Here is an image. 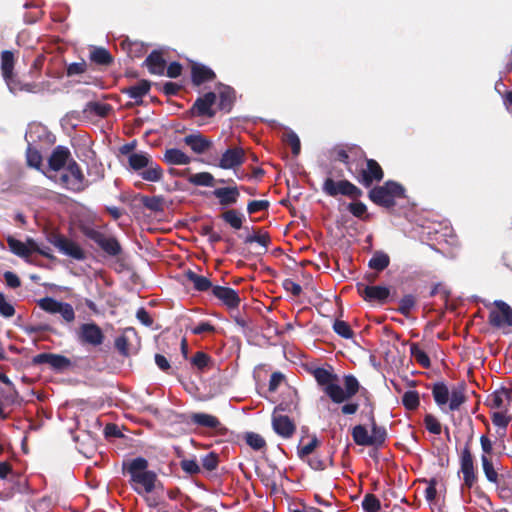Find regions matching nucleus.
<instances>
[{"instance_id": "nucleus-1", "label": "nucleus", "mask_w": 512, "mask_h": 512, "mask_svg": "<svg viewBox=\"0 0 512 512\" xmlns=\"http://www.w3.org/2000/svg\"><path fill=\"white\" fill-rule=\"evenodd\" d=\"M314 377L317 383L322 387L323 392L336 404L347 402L357 394L360 388L359 381L350 374L344 376L343 388L340 385L338 376L325 368H317L314 371Z\"/></svg>"}, {"instance_id": "nucleus-2", "label": "nucleus", "mask_w": 512, "mask_h": 512, "mask_svg": "<svg viewBox=\"0 0 512 512\" xmlns=\"http://www.w3.org/2000/svg\"><path fill=\"white\" fill-rule=\"evenodd\" d=\"M132 488L140 495L152 493L160 486L155 472L148 470V461L145 458L133 459L127 468Z\"/></svg>"}, {"instance_id": "nucleus-3", "label": "nucleus", "mask_w": 512, "mask_h": 512, "mask_svg": "<svg viewBox=\"0 0 512 512\" xmlns=\"http://www.w3.org/2000/svg\"><path fill=\"white\" fill-rule=\"evenodd\" d=\"M49 178L72 191H80L84 188V175L76 162H70L61 172L49 174Z\"/></svg>"}, {"instance_id": "nucleus-4", "label": "nucleus", "mask_w": 512, "mask_h": 512, "mask_svg": "<svg viewBox=\"0 0 512 512\" xmlns=\"http://www.w3.org/2000/svg\"><path fill=\"white\" fill-rule=\"evenodd\" d=\"M403 194L404 188L400 184L389 181L383 186L373 188L369 197L374 203L389 208L395 204V198L402 197Z\"/></svg>"}, {"instance_id": "nucleus-5", "label": "nucleus", "mask_w": 512, "mask_h": 512, "mask_svg": "<svg viewBox=\"0 0 512 512\" xmlns=\"http://www.w3.org/2000/svg\"><path fill=\"white\" fill-rule=\"evenodd\" d=\"M14 69V55L11 51L5 50L1 54V71L3 78L12 93H16L20 90H25L28 92H34L35 85L32 84H24L19 85L16 79L13 76Z\"/></svg>"}, {"instance_id": "nucleus-6", "label": "nucleus", "mask_w": 512, "mask_h": 512, "mask_svg": "<svg viewBox=\"0 0 512 512\" xmlns=\"http://www.w3.org/2000/svg\"><path fill=\"white\" fill-rule=\"evenodd\" d=\"M37 305L49 314H60L66 323H72L75 320V312L71 304L58 301L52 297L41 298Z\"/></svg>"}, {"instance_id": "nucleus-7", "label": "nucleus", "mask_w": 512, "mask_h": 512, "mask_svg": "<svg viewBox=\"0 0 512 512\" xmlns=\"http://www.w3.org/2000/svg\"><path fill=\"white\" fill-rule=\"evenodd\" d=\"M83 233L110 256H118L122 251L121 246L115 237L108 236L101 231L90 227L84 228Z\"/></svg>"}, {"instance_id": "nucleus-8", "label": "nucleus", "mask_w": 512, "mask_h": 512, "mask_svg": "<svg viewBox=\"0 0 512 512\" xmlns=\"http://www.w3.org/2000/svg\"><path fill=\"white\" fill-rule=\"evenodd\" d=\"M322 189L324 193L332 197L341 194L356 199L362 195V191L348 180L334 181L331 178H327Z\"/></svg>"}, {"instance_id": "nucleus-9", "label": "nucleus", "mask_w": 512, "mask_h": 512, "mask_svg": "<svg viewBox=\"0 0 512 512\" xmlns=\"http://www.w3.org/2000/svg\"><path fill=\"white\" fill-rule=\"evenodd\" d=\"M495 309L489 312V323L497 328L512 327V308L502 300L494 302Z\"/></svg>"}, {"instance_id": "nucleus-10", "label": "nucleus", "mask_w": 512, "mask_h": 512, "mask_svg": "<svg viewBox=\"0 0 512 512\" xmlns=\"http://www.w3.org/2000/svg\"><path fill=\"white\" fill-rule=\"evenodd\" d=\"M70 162L75 161L71 159L69 149L63 146H57L49 157V167L45 174L49 178V174L61 172Z\"/></svg>"}, {"instance_id": "nucleus-11", "label": "nucleus", "mask_w": 512, "mask_h": 512, "mask_svg": "<svg viewBox=\"0 0 512 512\" xmlns=\"http://www.w3.org/2000/svg\"><path fill=\"white\" fill-rule=\"evenodd\" d=\"M78 340L83 344L99 346L104 342L102 329L95 323H84L79 327Z\"/></svg>"}, {"instance_id": "nucleus-12", "label": "nucleus", "mask_w": 512, "mask_h": 512, "mask_svg": "<svg viewBox=\"0 0 512 512\" xmlns=\"http://www.w3.org/2000/svg\"><path fill=\"white\" fill-rule=\"evenodd\" d=\"M52 243L62 254L75 260H84L86 257L85 251L81 246L66 237L57 236Z\"/></svg>"}, {"instance_id": "nucleus-13", "label": "nucleus", "mask_w": 512, "mask_h": 512, "mask_svg": "<svg viewBox=\"0 0 512 512\" xmlns=\"http://www.w3.org/2000/svg\"><path fill=\"white\" fill-rule=\"evenodd\" d=\"M245 152L239 147L228 148L221 156L218 166L222 169H234L244 163Z\"/></svg>"}, {"instance_id": "nucleus-14", "label": "nucleus", "mask_w": 512, "mask_h": 512, "mask_svg": "<svg viewBox=\"0 0 512 512\" xmlns=\"http://www.w3.org/2000/svg\"><path fill=\"white\" fill-rule=\"evenodd\" d=\"M278 410L276 408L272 415L273 429L283 438H290L295 432V425L288 416L280 414Z\"/></svg>"}, {"instance_id": "nucleus-15", "label": "nucleus", "mask_w": 512, "mask_h": 512, "mask_svg": "<svg viewBox=\"0 0 512 512\" xmlns=\"http://www.w3.org/2000/svg\"><path fill=\"white\" fill-rule=\"evenodd\" d=\"M34 364H48L56 370H65L71 367L70 359L65 356L53 353H40L33 358Z\"/></svg>"}, {"instance_id": "nucleus-16", "label": "nucleus", "mask_w": 512, "mask_h": 512, "mask_svg": "<svg viewBox=\"0 0 512 512\" xmlns=\"http://www.w3.org/2000/svg\"><path fill=\"white\" fill-rule=\"evenodd\" d=\"M460 465L461 472L463 473L464 484L470 488L474 484L476 477L473 457L468 447H465L461 452Z\"/></svg>"}, {"instance_id": "nucleus-17", "label": "nucleus", "mask_w": 512, "mask_h": 512, "mask_svg": "<svg viewBox=\"0 0 512 512\" xmlns=\"http://www.w3.org/2000/svg\"><path fill=\"white\" fill-rule=\"evenodd\" d=\"M383 178V171L380 165L373 159L367 160L366 169L361 171L358 181L365 187H369L374 181H380Z\"/></svg>"}, {"instance_id": "nucleus-18", "label": "nucleus", "mask_w": 512, "mask_h": 512, "mask_svg": "<svg viewBox=\"0 0 512 512\" xmlns=\"http://www.w3.org/2000/svg\"><path fill=\"white\" fill-rule=\"evenodd\" d=\"M183 142L196 154H204L212 147V141L200 132L186 135Z\"/></svg>"}, {"instance_id": "nucleus-19", "label": "nucleus", "mask_w": 512, "mask_h": 512, "mask_svg": "<svg viewBox=\"0 0 512 512\" xmlns=\"http://www.w3.org/2000/svg\"><path fill=\"white\" fill-rule=\"evenodd\" d=\"M216 101V94L214 92H208L203 97L196 100L192 107V111L198 116L213 117L215 111L212 109Z\"/></svg>"}, {"instance_id": "nucleus-20", "label": "nucleus", "mask_w": 512, "mask_h": 512, "mask_svg": "<svg viewBox=\"0 0 512 512\" xmlns=\"http://www.w3.org/2000/svg\"><path fill=\"white\" fill-rule=\"evenodd\" d=\"M487 401L492 409L507 411L511 405V392L506 388H501L493 392Z\"/></svg>"}, {"instance_id": "nucleus-21", "label": "nucleus", "mask_w": 512, "mask_h": 512, "mask_svg": "<svg viewBox=\"0 0 512 512\" xmlns=\"http://www.w3.org/2000/svg\"><path fill=\"white\" fill-rule=\"evenodd\" d=\"M212 294L229 308H236L240 303L237 292L229 287L214 286L212 288Z\"/></svg>"}, {"instance_id": "nucleus-22", "label": "nucleus", "mask_w": 512, "mask_h": 512, "mask_svg": "<svg viewBox=\"0 0 512 512\" xmlns=\"http://www.w3.org/2000/svg\"><path fill=\"white\" fill-rule=\"evenodd\" d=\"M213 195L219 200L221 205L229 206L237 202L239 190L237 187L217 188L213 191Z\"/></svg>"}, {"instance_id": "nucleus-23", "label": "nucleus", "mask_w": 512, "mask_h": 512, "mask_svg": "<svg viewBox=\"0 0 512 512\" xmlns=\"http://www.w3.org/2000/svg\"><path fill=\"white\" fill-rule=\"evenodd\" d=\"M31 238L27 239L26 242L15 239L12 236L7 237V243L10 251L24 259H27L32 254V248L30 247Z\"/></svg>"}, {"instance_id": "nucleus-24", "label": "nucleus", "mask_w": 512, "mask_h": 512, "mask_svg": "<svg viewBox=\"0 0 512 512\" xmlns=\"http://www.w3.org/2000/svg\"><path fill=\"white\" fill-rule=\"evenodd\" d=\"M361 294L367 301L383 302L389 296V289L384 286H366Z\"/></svg>"}, {"instance_id": "nucleus-25", "label": "nucleus", "mask_w": 512, "mask_h": 512, "mask_svg": "<svg viewBox=\"0 0 512 512\" xmlns=\"http://www.w3.org/2000/svg\"><path fill=\"white\" fill-rule=\"evenodd\" d=\"M164 160L171 165H188L192 158L180 149L171 148L166 150Z\"/></svg>"}, {"instance_id": "nucleus-26", "label": "nucleus", "mask_w": 512, "mask_h": 512, "mask_svg": "<svg viewBox=\"0 0 512 512\" xmlns=\"http://www.w3.org/2000/svg\"><path fill=\"white\" fill-rule=\"evenodd\" d=\"M139 176L145 181L158 182L163 177V170L151 159L149 164L139 173Z\"/></svg>"}, {"instance_id": "nucleus-27", "label": "nucleus", "mask_w": 512, "mask_h": 512, "mask_svg": "<svg viewBox=\"0 0 512 512\" xmlns=\"http://www.w3.org/2000/svg\"><path fill=\"white\" fill-rule=\"evenodd\" d=\"M145 63L147 65L150 73L155 74V75H163L164 74L165 69H166V63L160 53H158L156 51L152 52L145 60Z\"/></svg>"}, {"instance_id": "nucleus-28", "label": "nucleus", "mask_w": 512, "mask_h": 512, "mask_svg": "<svg viewBox=\"0 0 512 512\" xmlns=\"http://www.w3.org/2000/svg\"><path fill=\"white\" fill-rule=\"evenodd\" d=\"M150 90V83L148 81L142 80L138 83H136L133 86L128 87L125 90V93L132 99L135 100V102H140L142 98L149 92Z\"/></svg>"}, {"instance_id": "nucleus-29", "label": "nucleus", "mask_w": 512, "mask_h": 512, "mask_svg": "<svg viewBox=\"0 0 512 512\" xmlns=\"http://www.w3.org/2000/svg\"><path fill=\"white\" fill-rule=\"evenodd\" d=\"M151 159V156L147 153L136 152L129 155L128 162L131 169L139 174Z\"/></svg>"}, {"instance_id": "nucleus-30", "label": "nucleus", "mask_w": 512, "mask_h": 512, "mask_svg": "<svg viewBox=\"0 0 512 512\" xmlns=\"http://www.w3.org/2000/svg\"><path fill=\"white\" fill-rule=\"evenodd\" d=\"M432 394L438 406L443 407L448 404L450 389L445 383H435L432 388Z\"/></svg>"}, {"instance_id": "nucleus-31", "label": "nucleus", "mask_w": 512, "mask_h": 512, "mask_svg": "<svg viewBox=\"0 0 512 512\" xmlns=\"http://www.w3.org/2000/svg\"><path fill=\"white\" fill-rule=\"evenodd\" d=\"M214 72L204 65L195 64L192 67V79L197 85L213 79Z\"/></svg>"}, {"instance_id": "nucleus-32", "label": "nucleus", "mask_w": 512, "mask_h": 512, "mask_svg": "<svg viewBox=\"0 0 512 512\" xmlns=\"http://www.w3.org/2000/svg\"><path fill=\"white\" fill-rule=\"evenodd\" d=\"M465 402L464 387L462 385L454 386L450 389L448 406L451 411L458 410Z\"/></svg>"}, {"instance_id": "nucleus-33", "label": "nucleus", "mask_w": 512, "mask_h": 512, "mask_svg": "<svg viewBox=\"0 0 512 512\" xmlns=\"http://www.w3.org/2000/svg\"><path fill=\"white\" fill-rule=\"evenodd\" d=\"M352 438L357 445L372 446L370 433L363 425H356L352 429Z\"/></svg>"}, {"instance_id": "nucleus-34", "label": "nucleus", "mask_w": 512, "mask_h": 512, "mask_svg": "<svg viewBox=\"0 0 512 512\" xmlns=\"http://www.w3.org/2000/svg\"><path fill=\"white\" fill-rule=\"evenodd\" d=\"M390 264V258L388 254L383 251H376L371 259L369 260V267L376 271H382L387 268Z\"/></svg>"}, {"instance_id": "nucleus-35", "label": "nucleus", "mask_w": 512, "mask_h": 512, "mask_svg": "<svg viewBox=\"0 0 512 512\" xmlns=\"http://www.w3.org/2000/svg\"><path fill=\"white\" fill-rule=\"evenodd\" d=\"M191 419L195 424L208 428H217L220 425L215 416L206 413H195Z\"/></svg>"}, {"instance_id": "nucleus-36", "label": "nucleus", "mask_w": 512, "mask_h": 512, "mask_svg": "<svg viewBox=\"0 0 512 512\" xmlns=\"http://www.w3.org/2000/svg\"><path fill=\"white\" fill-rule=\"evenodd\" d=\"M234 91L228 86H221L219 89V108L229 111L234 101Z\"/></svg>"}, {"instance_id": "nucleus-37", "label": "nucleus", "mask_w": 512, "mask_h": 512, "mask_svg": "<svg viewBox=\"0 0 512 512\" xmlns=\"http://www.w3.org/2000/svg\"><path fill=\"white\" fill-rule=\"evenodd\" d=\"M188 181L196 186L212 187L214 185V177L209 172L192 174L189 176Z\"/></svg>"}, {"instance_id": "nucleus-38", "label": "nucleus", "mask_w": 512, "mask_h": 512, "mask_svg": "<svg viewBox=\"0 0 512 512\" xmlns=\"http://www.w3.org/2000/svg\"><path fill=\"white\" fill-rule=\"evenodd\" d=\"M187 278L193 283L194 288L198 291H207L212 287V283L207 277L198 275L192 271L187 273Z\"/></svg>"}, {"instance_id": "nucleus-39", "label": "nucleus", "mask_w": 512, "mask_h": 512, "mask_svg": "<svg viewBox=\"0 0 512 512\" xmlns=\"http://www.w3.org/2000/svg\"><path fill=\"white\" fill-rule=\"evenodd\" d=\"M371 442L372 446H380L384 443L386 439V430L384 427L378 426L374 419H372V425H371Z\"/></svg>"}, {"instance_id": "nucleus-40", "label": "nucleus", "mask_w": 512, "mask_h": 512, "mask_svg": "<svg viewBox=\"0 0 512 512\" xmlns=\"http://www.w3.org/2000/svg\"><path fill=\"white\" fill-rule=\"evenodd\" d=\"M402 403L406 409L415 410L420 404L418 392L414 390L406 391L402 397Z\"/></svg>"}, {"instance_id": "nucleus-41", "label": "nucleus", "mask_w": 512, "mask_h": 512, "mask_svg": "<svg viewBox=\"0 0 512 512\" xmlns=\"http://www.w3.org/2000/svg\"><path fill=\"white\" fill-rule=\"evenodd\" d=\"M410 352L412 357L419 363L421 366L428 368L430 366V358L417 344H412L410 347Z\"/></svg>"}, {"instance_id": "nucleus-42", "label": "nucleus", "mask_w": 512, "mask_h": 512, "mask_svg": "<svg viewBox=\"0 0 512 512\" xmlns=\"http://www.w3.org/2000/svg\"><path fill=\"white\" fill-rule=\"evenodd\" d=\"M91 60L97 64L107 65L112 61V57L106 49L95 48L91 52Z\"/></svg>"}, {"instance_id": "nucleus-43", "label": "nucleus", "mask_w": 512, "mask_h": 512, "mask_svg": "<svg viewBox=\"0 0 512 512\" xmlns=\"http://www.w3.org/2000/svg\"><path fill=\"white\" fill-rule=\"evenodd\" d=\"M223 219L234 229H240L243 217L236 210H228L223 213Z\"/></svg>"}, {"instance_id": "nucleus-44", "label": "nucleus", "mask_w": 512, "mask_h": 512, "mask_svg": "<svg viewBox=\"0 0 512 512\" xmlns=\"http://www.w3.org/2000/svg\"><path fill=\"white\" fill-rule=\"evenodd\" d=\"M27 163L30 167L39 169L42 163V156L39 151L33 148L31 145L28 146L26 151Z\"/></svg>"}, {"instance_id": "nucleus-45", "label": "nucleus", "mask_w": 512, "mask_h": 512, "mask_svg": "<svg viewBox=\"0 0 512 512\" xmlns=\"http://www.w3.org/2000/svg\"><path fill=\"white\" fill-rule=\"evenodd\" d=\"M246 443L254 450H261L266 446L264 438L254 432H249L245 436Z\"/></svg>"}, {"instance_id": "nucleus-46", "label": "nucleus", "mask_w": 512, "mask_h": 512, "mask_svg": "<svg viewBox=\"0 0 512 512\" xmlns=\"http://www.w3.org/2000/svg\"><path fill=\"white\" fill-rule=\"evenodd\" d=\"M481 461H482V467H483V471L485 473L486 478L490 482H496L498 479V474L494 470L491 460L487 457V455H482Z\"/></svg>"}, {"instance_id": "nucleus-47", "label": "nucleus", "mask_w": 512, "mask_h": 512, "mask_svg": "<svg viewBox=\"0 0 512 512\" xmlns=\"http://www.w3.org/2000/svg\"><path fill=\"white\" fill-rule=\"evenodd\" d=\"M425 428L432 434L439 435L442 431V426L438 419L432 414H427L424 418Z\"/></svg>"}, {"instance_id": "nucleus-48", "label": "nucleus", "mask_w": 512, "mask_h": 512, "mask_svg": "<svg viewBox=\"0 0 512 512\" xmlns=\"http://www.w3.org/2000/svg\"><path fill=\"white\" fill-rule=\"evenodd\" d=\"M334 331L345 339H350L353 336V331L350 326L342 320H336L333 325Z\"/></svg>"}, {"instance_id": "nucleus-49", "label": "nucleus", "mask_w": 512, "mask_h": 512, "mask_svg": "<svg viewBox=\"0 0 512 512\" xmlns=\"http://www.w3.org/2000/svg\"><path fill=\"white\" fill-rule=\"evenodd\" d=\"M211 362L210 357L204 352H197L191 359V363L199 370H204Z\"/></svg>"}, {"instance_id": "nucleus-50", "label": "nucleus", "mask_w": 512, "mask_h": 512, "mask_svg": "<svg viewBox=\"0 0 512 512\" xmlns=\"http://www.w3.org/2000/svg\"><path fill=\"white\" fill-rule=\"evenodd\" d=\"M415 298L413 295H405L401 300H400V303H399V311L403 314V315H408L410 313V311L413 309V307L415 306Z\"/></svg>"}, {"instance_id": "nucleus-51", "label": "nucleus", "mask_w": 512, "mask_h": 512, "mask_svg": "<svg viewBox=\"0 0 512 512\" xmlns=\"http://www.w3.org/2000/svg\"><path fill=\"white\" fill-rule=\"evenodd\" d=\"M143 204L152 211H161L163 209V198L160 196L145 197Z\"/></svg>"}, {"instance_id": "nucleus-52", "label": "nucleus", "mask_w": 512, "mask_h": 512, "mask_svg": "<svg viewBox=\"0 0 512 512\" xmlns=\"http://www.w3.org/2000/svg\"><path fill=\"white\" fill-rule=\"evenodd\" d=\"M246 243H258L260 246L264 248V250L267 249L269 243H270V237L267 233L263 234H252L246 237L245 239Z\"/></svg>"}, {"instance_id": "nucleus-53", "label": "nucleus", "mask_w": 512, "mask_h": 512, "mask_svg": "<svg viewBox=\"0 0 512 512\" xmlns=\"http://www.w3.org/2000/svg\"><path fill=\"white\" fill-rule=\"evenodd\" d=\"M15 313V309L11 303H9L4 294L0 292V314L3 317H12Z\"/></svg>"}, {"instance_id": "nucleus-54", "label": "nucleus", "mask_w": 512, "mask_h": 512, "mask_svg": "<svg viewBox=\"0 0 512 512\" xmlns=\"http://www.w3.org/2000/svg\"><path fill=\"white\" fill-rule=\"evenodd\" d=\"M507 411H498L494 412L492 415V423L500 427L502 429H505L509 424V417L506 415Z\"/></svg>"}, {"instance_id": "nucleus-55", "label": "nucleus", "mask_w": 512, "mask_h": 512, "mask_svg": "<svg viewBox=\"0 0 512 512\" xmlns=\"http://www.w3.org/2000/svg\"><path fill=\"white\" fill-rule=\"evenodd\" d=\"M201 463L206 470L212 471L218 465V456L214 452L208 453L202 457Z\"/></svg>"}, {"instance_id": "nucleus-56", "label": "nucleus", "mask_w": 512, "mask_h": 512, "mask_svg": "<svg viewBox=\"0 0 512 512\" xmlns=\"http://www.w3.org/2000/svg\"><path fill=\"white\" fill-rule=\"evenodd\" d=\"M362 505L368 512H376L380 508V502L374 495H366Z\"/></svg>"}, {"instance_id": "nucleus-57", "label": "nucleus", "mask_w": 512, "mask_h": 512, "mask_svg": "<svg viewBox=\"0 0 512 512\" xmlns=\"http://www.w3.org/2000/svg\"><path fill=\"white\" fill-rule=\"evenodd\" d=\"M181 468L188 474H197L200 472V466L195 459H184L181 461Z\"/></svg>"}, {"instance_id": "nucleus-58", "label": "nucleus", "mask_w": 512, "mask_h": 512, "mask_svg": "<svg viewBox=\"0 0 512 512\" xmlns=\"http://www.w3.org/2000/svg\"><path fill=\"white\" fill-rule=\"evenodd\" d=\"M30 247L32 248V253L37 252L48 259L53 258L50 247L46 245L39 244L35 240H31Z\"/></svg>"}, {"instance_id": "nucleus-59", "label": "nucleus", "mask_w": 512, "mask_h": 512, "mask_svg": "<svg viewBox=\"0 0 512 512\" xmlns=\"http://www.w3.org/2000/svg\"><path fill=\"white\" fill-rule=\"evenodd\" d=\"M269 206V203L264 200H254L248 203L247 211L249 214H254L259 211H263L267 209Z\"/></svg>"}, {"instance_id": "nucleus-60", "label": "nucleus", "mask_w": 512, "mask_h": 512, "mask_svg": "<svg viewBox=\"0 0 512 512\" xmlns=\"http://www.w3.org/2000/svg\"><path fill=\"white\" fill-rule=\"evenodd\" d=\"M283 287L287 292H290L295 297L300 296L302 292L301 286L291 279L284 280Z\"/></svg>"}, {"instance_id": "nucleus-61", "label": "nucleus", "mask_w": 512, "mask_h": 512, "mask_svg": "<svg viewBox=\"0 0 512 512\" xmlns=\"http://www.w3.org/2000/svg\"><path fill=\"white\" fill-rule=\"evenodd\" d=\"M317 445H318V440L316 438L311 439L309 443H307L306 445L299 448V450H298L299 456L301 458H304V457L310 455L313 452V450L317 447Z\"/></svg>"}, {"instance_id": "nucleus-62", "label": "nucleus", "mask_w": 512, "mask_h": 512, "mask_svg": "<svg viewBox=\"0 0 512 512\" xmlns=\"http://www.w3.org/2000/svg\"><path fill=\"white\" fill-rule=\"evenodd\" d=\"M286 141L291 146L293 154L295 156L298 155L300 152V140L298 136L293 132L288 133Z\"/></svg>"}, {"instance_id": "nucleus-63", "label": "nucleus", "mask_w": 512, "mask_h": 512, "mask_svg": "<svg viewBox=\"0 0 512 512\" xmlns=\"http://www.w3.org/2000/svg\"><path fill=\"white\" fill-rule=\"evenodd\" d=\"M348 209L355 217H362L367 210L366 205L362 202L351 203L349 204Z\"/></svg>"}, {"instance_id": "nucleus-64", "label": "nucleus", "mask_w": 512, "mask_h": 512, "mask_svg": "<svg viewBox=\"0 0 512 512\" xmlns=\"http://www.w3.org/2000/svg\"><path fill=\"white\" fill-rule=\"evenodd\" d=\"M4 278H5L6 284L11 288H17L21 284L19 277L13 272H10V271L5 272Z\"/></svg>"}]
</instances>
